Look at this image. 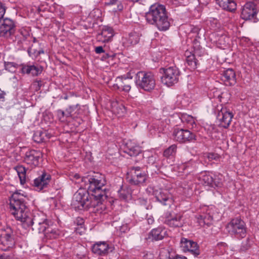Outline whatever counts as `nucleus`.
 <instances>
[{
    "instance_id": "0e129e2a",
    "label": "nucleus",
    "mask_w": 259,
    "mask_h": 259,
    "mask_svg": "<svg viewBox=\"0 0 259 259\" xmlns=\"http://www.w3.org/2000/svg\"><path fill=\"white\" fill-rule=\"evenodd\" d=\"M6 93L4 91L0 92V101L4 102L5 99Z\"/></svg>"
},
{
    "instance_id": "393cba45",
    "label": "nucleus",
    "mask_w": 259,
    "mask_h": 259,
    "mask_svg": "<svg viewBox=\"0 0 259 259\" xmlns=\"http://www.w3.org/2000/svg\"><path fill=\"white\" fill-rule=\"evenodd\" d=\"M116 83L114 84L113 87L115 89L123 91L125 92H128L131 89V85L128 82V80L126 77H118L115 80Z\"/></svg>"
},
{
    "instance_id": "20e7f679",
    "label": "nucleus",
    "mask_w": 259,
    "mask_h": 259,
    "mask_svg": "<svg viewBox=\"0 0 259 259\" xmlns=\"http://www.w3.org/2000/svg\"><path fill=\"white\" fill-rule=\"evenodd\" d=\"M135 83L138 89L150 92L155 87V77L152 72L140 71L136 74Z\"/></svg>"
},
{
    "instance_id": "6e6552de",
    "label": "nucleus",
    "mask_w": 259,
    "mask_h": 259,
    "mask_svg": "<svg viewBox=\"0 0 259 259\" xmlns=\"http://www.w3.org/2000/svg\"><path fill=\"white\" fill-rule=\"evenodd\" d=\"M126 179L133 185H143L147 180V175L140 167H132L127 173Z\"/></svg>"
},
{
    "instance_id": "72a5a7b5",
    "label": "nucleus",
    "mask_w": 259,
    "mask_h": 259,
    "mask_svg": "<svg viewBox=\"0 0 259 259\" xmlns=\"http://www.w3.org/2000/svg\"><path fill=\"white\" fill-rule=\"evenodd\" d=\"M15 169L17 172L21 184H24L26 181V168L22 165H18L15 167Z\"/></svg>"
},
{
    "instance_id": "e2e57ef3",
    "label": "nucleus",
    "mask_w": 259,
    "mask_h": 259,
    "mask_svg": "<svg viewBox=\"0 0 259 259\" xmlns=\"http://www.w3.org/2000/svg\"><path fill=\"white\" fill-rule=\"evenodd\" d=\"M95 52L97 54H101L104 52V50L102 46L97 47L95 48Z\"/></svg>"
},
{
    "instance_id": "39448f33",
    "label": "nucleus",
    "mask_w": 259,
    "mask_h": 259,
    "mask_svg": "<svg viewBox=\"0 0 259 259\" xmlns=\"http://www.w3.org/2000/svg\"><path fill=\"white\" fill-rule=\"evenodd\" d=\"M226 230L232 236L238 238H243L246 235V227L245 222L240 218L233 219L227 225Z\"/></svg>"
},
{
    "instance_id": "473e14b6",
    "label": "nucleus",
    "mask_w": 259,
    "mask_h": 259,
    "mask_svg": "<svg viewBox=\"0 0 259 259\" xmlns=\"http://www.w3.org/2000/svg\"><path fill=\"white\" fill-rule=\"evenodd\" d=\"M199 181L203 185L213 187V177L209 174H202L199 177Z\"/></svg>"
},
{
    "instance_id": "3c124183",
    "label": "nucleus",
    "mask_w": 259,
    "mask_h": 259,
    "mask_svg": "<svg viewBox=\"0 0 259 259\" xmlns=\"http://www.w3.org/2000/svg\"><path fill=\"white\" fill-rule=\"evenodd\" d=\"M0 259H18V258L13 253L10 254L4 253L1 255Z\"/></svg>"
},
{
    "instance_id": "2eb2a0df",
    "label": "nucleus",
    "mask_w": 259,
    "mask_h": 259,
    "mask_svg": "<svg viewBox=\"0 0 259 259\" xmlns=\"http://www.w3.org/2000/svg\"><path fill=\"white\" fill-rule=\"evenodd\" d=\"M182 218L183 215L180 213H175L167 212L165 214L164 223L170 227H181L184 224Z\"/></svg>"
},
{
    "instance_id": "a19ab883",
    "label": "nucleus",
    "mask_w": 259,
    "mask_h": 259,
    "mask_svg": "<svg viewBox=\"0 0 259 259\" xmlns=\"http://www.w3.org/2000/svg\"><path fill=\"white\" fill-rule=\"evenodd\" d=\"M49 225L47 223V221L42 223L41 225H38V227H36L35 228H32L33 231H37L39 233H44L45 235V233L48 230V229L49 228Z\"/></svg>"
},
{
    "instance_id": "052dcab7",
    "label": "nucleus",
    "mask_w": 259,
    "mask_h": 259,
    "mask_svg": "<svg viewBox=\"0 0 259 259\" xmlns=\"http://www.w3.org/2000/svg\"><path fill=\"white\" fill-rule=\"evenodd\" d=\"M33 85L35 87V90H38L42 85V81L41 80H36L34 82Z\"/></svg>"
},
{
    "instance_id": "f257e3e1",
    "label": "nucleus",
    "mask_w": 259,
    "mask_h": 259,
    "mask_svg": "<svg viewBox=\"0 0 259 259\" xmlns=\"http://www.w3.org/2000/svg\"><path fill=\"white\" fill-rule=\"evenodd\" d=\"M82 181L88 183V190L79 189L74 194L72 206L77 210L87 209L95 207L102 203L107 197L105 176L101 174L88 176L82 178Z\"/></svg>"
},
{
    "instance_id": "37998d69",
    "label": "nucleus",
    "mask_w": 259,
    "mask_h": 259,
    "mask_svg": "<svg viewBox=\"0 0 259 259\" xmlns=\"http://www.w3.org/2000/svg\"><path fill=\"white\" fill-rule=\"evenodd\" d=\"M205 131L211 138H213V135L217 132V128L214 125H206L204 127Z\"/></svg>"
},
{
    "instance_id": "ddd939ff",
    "label": "nucleus",
    "mask_w": 259,
    "mask_h": 259,
    "mask_svg": "<svg viewBox=\"0 0 259 259\" xmlns=\"http://www.w3.org/2000/svg\"><path fill=\"white\" fill-rule=\"evenodd\" d=\"M28 215L22 224L23 227L25 229L30 227L32 229L35 228L47 221L42 213H37L34 215L30 213V214Z\"/></svg>"
},
{
    "instance_id": "c9c22d12",
    "label": "nucleus",
    "mask_w": 259,
    "mask_h": 259,
    "mask_svg": "<svg viewBox=\"0 0 259 259\" xmlns=\"http://www.w3.org/2000/svg\"><path fill=\"white\" fill-rule=\"evenodd\" d=\"M29 36V33L28 31L25 28H22L18 31L16 37L18 39V42H22Z\"/></svg>"
},
{
    "instance_id": "f03ea898",
    "label": "nucleus",
    "mask_w": 259,
    "mask_h": 259,
    "mask_svg": "<svg viewBox=\"0 0 259 259\" xmlns=\"http://www.w3.org/2000/svg\"><path fill=\"white\" fill-rule=\"evenodd\" d=\"M147 22L156 27L159 31H165L170 26V20L167 16L165 7L162 5L155 4L150 6L146 13Z\"/></svg>"
},
{
    "instance_id": "2f4dec72",
    "label": "nucleus",
    "mask_w": 259,
    "mask_h": 259,
    "mask_svg": "<svg viewBox=\"0 0 259 259\" xmlns=\"http://www.w3.org/2000/svg\"><path fill=\"white\" fill-rule=\"evenodd\" d=\"M197 219L199 225L202 226L204 225L209 226L211 224L212 221V217L207 214L199 215Z\"/></svg>"
},
{
    "instance_id": "f8f14e48",
    "label": "nucleus",
    "mask_w": 259,
    "mask_h": 259,
    "mask_svg": "<svg viewBox=\"0 0 259 259\" xmlns=\"http://www.w3.org/2000/svg\"><path fill=\"white\" fill-rule=\"evenodd\" d=\"M173 136L175 140L180 143L192 142L196 140L195 134L187 129H175Z\"/></svg>"
},
{
    "instance_id": "9d476101",
    "label": "nucleus",
    "mask_w": 259,
    "mask_h": 259,
    "mask_svg": "<svg viewBox=\"0 0 259 259\" xmlns=\"http://www.w3.org/2000/svg\"><path fill=\"white\" fill-rule=\"evenodd\" d=\"M217 110L218 111L217 119L220 122L219 125L225 128H227L230 124L233 114L226 107H223L222 105L217 107Z\"/></svg>"
},
{
    "instance_id": "a211bd4d",
    "label": "nucleus",
    "mask_w": 259,
    "mask_h": 259,
    "mask_svg": "<svg viewBox=\"0 0 259 259\" xmlns=\"http://www.w3.org/2000/svg\"><path fill=\"white\" fill-rule=\"evenodd\" d=\"M51 179V175L45 171L33 180V186L39 191L48 187Z\"/></svg>"
},
{
    "instance_id": "c756f323",
    "label": "nucleus",
    "mask_w": 259,
    "mask_h": 259,
    "mask_svg": "<svg viewBox=\"0 0 259 259\" xmlns=\"http://www.w3.org/2000/svg\"><path fill=\"white\" fill-rule=\"evenodd\" d=\"M64 235V233L63 231H60L58 229H53L51 227H49V228L48 229V230L46 233H45V235L46 238L51 239H56Z\"/></svg>"
},
{
    "instance_id": "58836bf2",
    "label": "nucleus",
    "mask_w": 259,
    "mask_h": 259,
    "mask_svg": "<svg viewBox=\"0 0 259 259\" xmlns=\"http://www.w3.org/2000/svg\"><path fill=\"white\" fill-rule=\"evenodd\" d=\"M177 149V147L175 144L170 146L164 150L163 152L164 156L169 157L171 156H174L176 153Z\"/></svg>"
},
{
    "instance_id": "4d7b16f0",
    "label": "nucleus",
    "mask_w": 259,
    "mask_h": 259,
    "mask_svg": "<svg viewBox=\"0 0 259 259\" xmlns=\"http://www.w3.org/2000/svg\"><path fill=\"white\" fill-rule=\"evenodd\" d=\"M130 230V227L127 224H123L119 227V231L121 233H126Z\"/></svg>"
},
{
    "instance_id": "a878e982",
    "label": "nucleus",
    "mask_w": 259,
    "mask_h": 259,
    "mask_svg": "<svg viewBox=\"0 0 259 259\" xmlns=\"http://www.w3.org/2000/svg\"><path fill=\"white\" fill-rule=\"evenodd\" d=\"M167 235L166 230L162 227L152 229L149 233V238L152 240L158 241L163 239Z\"/></svg>"
},
{
    "instance_id": "4be33fe9",
    "label": "nucleus",
    "mask_w": 259,
    "mask_h": 259,
    "mask_svg": "<svg viewBox=\"0 0 259 259\" xmlns=\"http://www.w3.org/2000/svg\"><path fill=\"white\" fill-rule=\"evenodd\" d=\"M114 35L112 28L105 26L103 27L101 33L98 34L97 38L99 41L107 42L110 41Z\"/></svg>"
},
{
    "instance_id": "603ef678",
    "label": "nucleus",
    "mask_w": 259,
    "mask_h": 259,
    "mask_svg": "<svg viewBox=\"0 0 259 259\" xmlns=\"http://www.w3.org/2000/svg\"><path fill=\"white\" fill-rule=\"evenodd\" d=\"M157 159V156L156 155H152L148 157L147 162L149 164L153 165L154 164Z\"/></svg>"
},
{
    "instance_id": "ea45409f",
    "label": "nucleus",
    "mask_w": 259,
    "mask_h": 259,
    "mask_svg": "<svg viewBox=\"0 0 259 259\" xmlns=\"http://www.w3.org/2000/svg\"><path fill=\"white\" fill-rule=\"evenodd\" d=\"M20 65H19L17 63L15 62H5V69L9 71L10 72H15L16 71V69L20 67Z\"/></svg>"
},
{
    "instance_id": "f3484780",
    "label": "nucleus",
    "mask_w": 259,
    "mask_h": 259,
    "mask_svg": "<svg viewBox=\"0 0 259 259\" xmlns=\"http://www.w3.org/2000/svg\"><path fill=\"white\" fill-rule=\"evenodd\" d=\"M42 153L39 151L31 150L26 152L24 161L32 167H35L38 165Z\"/></svg>"
},
{
    "instance_id": "c03bdc74",
    "label": "nucleus",
    "mask_w": 259,
    "mask_h": 259,
    "mask_svg": "<svg viewBox=\"0 0 259 259\" xmlns=\"http://www.w3.org/2000/svg\"><path fill=\"white\" fill-rule=\"evenodd\" d=\"M78 220H80V224L78 225L76 227L74 228V231L76 233V234H78L79 235L82 234L85 231V228L83 226V220L82 219H79Z\"/></svg>"
},
{
    "instance_id": "0eeeda50",
    "label": "nucleus",
    "mask_w": 259,
    "mask_h": 259,
    "mask_svg": "<svg viewBox=\"0 0 259 259\" xmlns=\"http://www.w3.org/2000/svg\"><path fill=\"white\" fill-rule=\"evenodd\" d=\"M15 232L10 227L2 230L0 234V249L7 251L15 244Z\"/></svg>"
},
{
    "instance_id": "cd10ccee",
    "label": "nucleus",
    "mask_w": 259,
    "mask_h": 259,
    "mask_svg": "<svg viewBox=\"0 0 259 259\" xmlns=\"http://www.w3.org/2000/svg\"><path fill=\"white\" fill-rule=\"evenodd\" d=\"M111 110L113 113L119 117L122 116L126 112L124 106L116 101H113L111 103Z\"/></svg>"
},
{
    "instance_id": "bb28decb",
    "label": "nucleus",
    "mask_w": 259,
    "mask_h": 259,
    "mask_svg": "<svg viewBox=\"0 0 259 259\" xmlns=\"http://www.w3.org/2000/svg\"><path fill=\"white\" fill-rule=\"evenodd\" d=\"M217 4L223 10L229 12H234L237 4L234 0H215Z\"/></svg>"
},
{
    "instance_id": "5701e85b",
    "label": "nucleus",
    "mask_w": 259,
    "mask_h": 259,
    "mask_svg": "<svg viewBox=\"0 0 259 259\" xmlns=\"http://www.w3.org/2000/svg\"><path fill=\"white\" fill-rule=\"evenodd\" d=\"M110 247L107 242H98L95 243L92 246L93 252L100 255H104L109 252Z\"/></svg>"
},
{
    "instance_id": "1a4fd4ad",
    "label": "nucleus",
    "mask_w": 259,
    "mask_h": 259,
    "mask_svg": "<svg viewBox=\"0 0 259 259\" xmlns=\"http://www.w3.org/2000/svg\"><path fill=\"white\" fill-rule=\"evenodd\" d=\"M153 194L156 201L163 205L170 207L173 204L174 200L172 195L166 189H155L153 190Z\"/></svg>"
},
{
    "instance_id": "5fc2aeb1",
    "label": "nucleus",
    "mask_w": 259,
    "mask_h": 259,
    "mask_svg": "<svg viewBox=\"0 0 259 259\" xmlns=\"http://www.w3.org/2000/svg\"><path fill=\"white\" fill-rule=\"evenodd\" d=\"M6 12V7L5 4L0 2V20L4 18Z\"/></svg>"
},
{
    "instance_id": "412c9836",
    "label": "nucleus",
    "mask_w": 259,
    "mask_h": 259,
    "mask_svg": "<svg viewBox=\"0 0 259 259\" xmlns=\"http://www.w3.org/2000/svg\"><path fill=\"white\" fill-rule=\"evenodd\" d=\"M222 80L226 85L233 86L236 83V77L235 71L229 68L224 71L221 77Z\"/></svg>"
},
{
    "instance_id": "13d9d810",
    "label": "nucleus",
    "mask_w": 259,
    "mask_h": 259,
    "mask_svg": "<svg viewBox=\"0 0 259 259\" xmlns=\"http://www.w3.org/2000/svg\"><path fill=\"white\" fill-rule=\"evenodd\" d=\"M207 158L209 160H217L219 158V156L217 154L209 153L207 154Z\"/></svg>"
},
{
    "instance_id": "f704fd0d",
    "label": "nucleus",
    "mask_w": 259,
    "mask_h": 259,
    "mask_svg": "<svg viewBox=\"0 0 259 259\" xmlns=\"http://www.w3.org/2000/svg\"><path fill=\"white\" fill-rule=\"evenodd\" d=\"M47 136L46 132L37 131L33 134V141L37 143L43 142L45 140V137Z\"/></svg>"
},
{
    "instance_id": "8fccbe9b",
    "label": "nucleus",
    "mask_w": 259,
    "mask_h": 259,
    "mask_svg": "<svg viewBox=\"0 0 259 259\" xmlns=\"http://www.w3.org/2000/svg\"><path fill=\"white\" fill-rule=\"evenodd\" d=\"M216 176L213 177V187H221L222 185V182L221 179L219 178H217Z\"/></svg>"
},
{
    "instance_id": "680f3d73",
    "label": "nucleus",
    "mask_w": 259,
    "mask_h": 259,
    "mask_svg": "<svg viewBox=\"0 0 259 259\" xmlns=\"http://www.w3.org/2000/svg\"><path fill=\"white\" fill-rule=\"evenodd\" d=\"M169 1L175 6H177L180 5L184 4V0H169Z\"/></svg>"
},
{
    "instance_id": "4c0bfd02",
    "label": "nucleus",
    "mask_w": 259,
    "mask_h": 259,
    "mask_svg": "<svg viewBox=\"0 0 259 259\" xmlns=\"http://www.w3.org/2000/svg\"><path fill=\"white\" fill-rule=\"evenodd\" d=\"M194 162L190 160L187 162L182 163L179 166V169L182 170V172H185L186 171V173L190 172L192 171V166L193 165Z\"/></svg>"
},
{
    "instance_id": "6e6d98bb",
    "label": "nucleus",
    "mask_w": 259,
    "mask_h": 259,
    "mask_svg": "<svg viewBox=\"0 0 259 259\" xmlns=\"http://www.w3.org/2000/svg\"><path fill=\"white\" fill-rule=\"evenodd\" d=\"M145 221L149 225L153 224L154 222L153 217L152 215L148 214H147L146 216Z\"/></svg>"
},
{
    "instance_id": "7ed1b4c3",
    "label": "nucleus",
    "mask_w": 259,
    "mask_h": 259,
    "mask_svg": "<svg viewBox=\"0 0 259 259\" xmlns=\"http://www.w3.org/2000/svg\"><path fill=\"white\" fill-rule=\"evenodd\" d=\"M28 198L21 193V191H16L13 193L10 199V209L11 213L16 220L22 223L30 211L27 205Z\"/></svg>"
},
{
    "instance_id": "de8ad7c7",
    "label": "nucleus",
    "mask_w": 259,
    "mask_h": 259,
    "mask_svg": "<svg viewBox=\"0 0 259 259\" xmlns=\"http://www.w3.org/2000/svg\"><path fill=\"white\" fill-rule=\"evenodd\" d=\"M118 193L119 197L123 200H126L128 196L130 195L127 190L123 189L122 188L118 191Z\"/></svg>"
},
{
    "instance_id": "c85d7f7f",
    "label": "nucleus",
    "mask_w": 259,
    "mask_h": 259,
    "mask_svg": "<svg viewBox=\"0 0 259 259\" xmlns=\"http://www.w3.org/2000/svg\"><path fill=\"white\" fill-rule=\"evenodd\" d=\"M182 122L189 128H193L196 125L194 118L191 115L183 114L180 117Z\"/></svg>"
},
{
    "instance_id": "09e8293b",
    "label": "nucleus",
    "mask_w": 259,
    "mask_h": 259,
    "mask_svg": "<svg viewBox=\"0 0 259 259\" xmlns=\"http://www.w3.org/2000/svg\"><path fill=\"white\" fill-rule=\"evenodd\" d=\"M159 259H170V253L166 249H162L159 253Z\"/></svg>"
},
{
    "instance_id": "bf43d9fd",
    "label": "nucleus",
    "mask_w": 259,
    "mask_h": 259,
    "mask_svg": "<svg viewBox=\"0 0 259 259\" xmlns=\"http://www.w3.org/2000/svg\"><path fill=\"white\" fill-rule=\"evenodd\" d=\"M154 254L151 252H146L143 256L144 259H154Z\"/></svg>"
},
{
    "instance_id": "338daca9",
    "label": "nucleus",
    "mask_w": 259,
    "mask_h": 259,
    "mask_svg": "<svg viewBox=\"0 0 259 259\" xmlns=\"http://www.w3.org/2000/svg\"><path fill=\"white\" fill-rule=\"evenodd\" d=\"M44 51L43 50H39L38 51L37 53V55H40L41 54H44Z\"/></svg>"
},
{
    "instance_id": "79ce46f5",
    "label": "nucleus",
    "mask_w": 259,
    "mask_h": 259,
    "mask_svg": "<svg viewBox=\"0 0 259 259\" xmlns=\"http://www.w3.org/2000/svg\"><path fill=\"white\" fill-rule=\"evenodd\" d=\"M208 24L211 29L216 31L218 30L221 26V24L217 19L212 18L209 20Z\"/></svg>"
},
{
    "instance_id": "aec40b11",
    "label": "nucleus",
    "mask_w": 259,
    "mask_h": 259,
    "mask_svg": "<svg viewBox=\"0 0 259 259\" xmlns=\"http://www.w3.org/2000/svg\"><path fill=\"white\" fill-rule=\"evenodd\" d=\"M124 151L131 156H136L141 152V148L134 141L127 140L124 144Z\"/></svg>"
},
{
    "instance_id": "864d4df0",
    "label": "nucleus",
    "mask_w": 259,
    "mask_h": 259,
    "mask_svg": "<svg viewBox=\"0 0 259 259\" xmlns=\"http://www.w3.org/2000/svg\"><path fill=\"white\" fill-rule=\"evenodd\" d=\"M57 113L59 120L61 121H64V117L66 116V112L65 113L64 111L60 109L57 111Z\"/></svg>"
},
{
    "instance_id": "774afa93",
    "label": "nucleus",
    "mask_w": 259,
    "mask_h": 259,
    "mask_svg": "<svg viewBox=\"0 0 259 259\" xmlns=\"http://www.w3.org/2000/svg\"><path fill=\"white\" fill-rule=\"evenodd\" d=\"M103 57H104L105 58H109V57H112V55H109V54H105V56H104Z\"/></svg>"
},
{
    "instance_id": "6ab92c4d",
    "label": "nucleus",
    "mask_w": 259,
    "mask_h": 259,
    "mask_svg": "<svg viewBox=\"0 0 259 259\" xmlns=\"http://www.w3.org/2000/svg\"><path fill=\"white\" fill-rule=\"evenodd\" d=\"M20 66L21 67L20 72L23 74L36 76L42 72V67L38 65H35L34 64H22Z\"/></svg>"
},
{
    "instance_id": "a18cd8bd",
    "label": "nucleus",
    "mask_w": 259,
    "mask_h": 259,
    "mask_svg": "<svg viewBox=\"0 0 259 259\" xmlns=\"http://www.w3.org/2000/svg\"><path fill=\"white\" fill-rule=\"evenodd\" d=\"M79 107L78 104L70 106L66 109V116H71L73 114V112L76 109H78Z\"/></svg>"
},
{
    "instance_id": "49530a36",
    "label": "nucleus",
    "mask_w": 259,
    "mask_h": 259,
    "mask_svg": "<svg viewBox=\"0 0 259 259\" xmlns=\"http://www.w3.org/2000/svg\"><path fill=\"white\" fill-rule=\"evenodd\" d=\"M200 30L201 29L199 27L192 25L190 26V33L194 34L195 37L200 38L201 37L199 35Z\"/></svg>"
},
{
    "instance_id": "dca6fc26",
    "label": "nucleus",
    "mask_w": 259,
    "mask_h": 259,
    "mask_svg": "<svg viewBox=\"0 0 259 259\" xmlns=\"http://www.w3.org/2000/svg\"><path fill=\"white\" fill-rule=\"evenodd\" d=\"M15 31L14 22L11 19L4 18L0 25V36L8 38L13 35Z\"/></svg>"
},
{
    "instance_id": "e433bc0d",
    "label": "nucleus",
    "mask_w": 259,
    "mask_h": 259,
    "mask_svg": "<svg viewBox=\"0 0 259 259\" xmlns=\"http://www.w3.org/2000/svg\"><path fill=\"white\" fill-rule=\"evenodd\" d=\"M107 4L112 6L114 11H121L123 8L121 2L118 0H110Z\"/></svg>"
},
{
    "instance_id": "423d86ee",
    "label": "nucleus",
    "mask_w": 259,
    "mask_h": 259,
    "mask_svg": "<svg viewBox=\"0 0 259 259\" xmlns=\"http://www.w3.org/2000/svg\"><path fill=\"white\" fill-rule=\"evenodd\" d=\"M159 72L162 74L161 77L162 82L168 87L172 86L179 81L180 72L175 66L160 68Z\"/></svg>"
},
{
    "instance_id": "9b49d317",
    "label": "nucleus",
    "mask_w": 259,
    "mask_h": 259,
    "mask_svg": "<svg viewBox=\"0 0 259 259\" xmlns=\"http://www.w3.org/2000/svg\"><path fill=\"white\" fill-rule=\"evenodd\" d=\"M257 10L255 5L253 2H247L242 7L241 18L247 20H251L253 22H257Z\"/></svg>"
},
{
    "instance_id": "b1692460",
    "label": "nucleus",
    "mask_w": 259,
    "mask_h": 259,
    "mask_svg": "<svg viewBox=\"0 0 259 259\" xmlns=\"http://www.w3.org/2000/svg\"><path fill=\"white\" fill-rule=\"evenodd\" d=\"M140 40V35L136 32L130 33L122 38V43L124 47H128L137 44Z\"/></svg>"
},
{
    "instance_id": "7c9ffc66",
    "label": "nucleus",
    "mask_w": 259,
    "mask_h": 259,
    "mask_svg": "<svg viewBox=\"0 0 259 259\" xmlns=\"http://www.w3.org/2000/svg\"><path fill=\"white\" fill-rule=\"evenodd\" d=\"M185 56L186 57V62L190 69H195L196 68L197 61L195 58V55L190 52L186 51L185 52Z\"/></svg>"
},
{
    "instance_id": "4468645a",
    "label": "nucleus",
    "mask_w": 259,
    "mask_h": 259,
    "mask_svg": "<svg viewBox=\"0 0 259 259\" xmlns=\"http://www.w3.org/2000/svg\"><path fill=\"white\" fill-rule=\"evenodd\" d=\"M180 247L184 252L188 251L195 257L200 254V250L197 243L192 240L182 238L180 242Z\"/></svg>"
},
{
    "instance_id": "69168bd1",
    "label": "nucleus",
    "mask_w": 259,
    "mask_h": 259,
    "mask_svg": "<svg viewBox=\"0 0 259 259\" xmlns=\"http://www.w3.org/2000/svg\"><path fill=\"white\" fill-rule=\"evenodd\" d=\"M173 259H187L185 256H181L179 255H177Z\"/></svg>"
}]
</instances>
